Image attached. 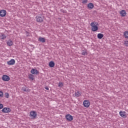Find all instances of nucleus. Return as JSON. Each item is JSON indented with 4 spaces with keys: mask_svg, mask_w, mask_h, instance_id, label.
<instances>
[{
    "mask_svg": "<svg viewBox=\"0 0 128 128\" xmlns=\"http://www.w3.org/2000/svg\"><path fill=\"white\" fill-rule=\"evenodd\" d=\"M98 24L96 22H92L90 24V26L92 27V32H96L98 30Z\"/></svg>",
    "mask_w": 128,
    "mask_h": 128,
    "instance_id": "obj_1",
    "label": "nucleus"
},
{
    "mask_svg": "<svg viewBox=\"0 0 128 128\" xmlns=\"http://www.w3.org/2000/svg\"><path fill=\"white\" fill-rule=\"evenodd\" d=\"M36 116H38V114L36 111L32 110L30 112V116L32 120H34V118H36Z\"/></svg>",
    "mask_w": 128,
    "mask_h": 128,
    "instance_id": "obj_2",
    "label": "nucleus"
},
{
    "mask_svg": "<svg viewBox=\"0 0 128 128\" xmlns=\"http://www.w3.org/2000/svg\"><path fill=\"white\" fill-rule=\"evenodd\" d=\"M36 18L38 22H44V16H36Z\"/></svg>",
    "mask_w": 128,
    "mask_h": 128,
    "instance_id": "obj_3",
    "label": "nucleus"
},
{
    "mask_svg": "<svg viewBox=\"0 0 128 128\" xmlns=\"http://www.w3.org/2000/svg\"><path fill=\"white\" fill-rule=\"evenodd\" d=\"M66 120L68 122H72V120H74V118L72 117V116L70 114L66 115Z\"/></svg>",
    "mask_w": 128,
    "mask_h": 128,
    "instance_id": "obj_4",
    "label": "nucleus"
},
{
    "mask_svg": "<svg viewBox=\"0 0 128 128\" xmlns=\"http://www.w3.org/2000/svg\"><path fill=\"white\" fill-rule=\"evenodd\" d=\"M2 112H4L5 114H8V112H12V110L10 108H4L2 110Z\"/></svg>",
    "mask_w": 128,
    "mask_h": 128,
    "instance_id": "obj_5",
    "label": "nucleus"
},
{
    "mask_svg": "<svg viewBox=\"0 0 128 128\" xmlns=\"http://www.w3.org/2000/svg\"><path fill=\"white\" fill-rule=\"evenodd\" d=\"M5 16H6V11L4 10H0V16L4 18Z\"/></svg>",
    "mask_w": 128,
    "mask_h": 128,
    "instance_id": "obj_6",
    "label": "nucleus"
},
{
    "mask_svg": "<svg viewBox=\"0 0 128 128\" xmlns=\"http://www.w3.org/2000/svg\"><path fill=\"white\" fill-rule=\"evenodd\" d=\"M2 80H4V82H8V80H10V78L7 75H3L2 77Z\"/></svg>",
    "mask_w": 128,
    "mask_h": 128,
    "instance_id": "obj_7",
    "label": "nucleus"
},
{
    "mask_svg": "<svg viewBox=\"0 0 128 128\" xmlns=\"http://www.w3.org/2000/svg\"><path fill=\"white\" fill-rule=\"evenodd\" d=\"M83 104L85 108H88L90 105V101L88 100H84L83 102Z\"/></svg>",
    "mask_w": 128,
    "mask_h": 128,
    "instance_id": "obj_8",
    "label": "nucleus"
},
{
    "mask_svg": "<svg viewBox=\"0 0 128 128\" xmlns=\"http://www.w3.org/2000/svg\"><path fill=\"white\" fill-rule=\"evenodd\" d=\"M7 64L8 66H12L16 64V60L14 59H12L10 61H8Z\"/></svg>",
    "mask_w": 128,
    "mask_h": 128,
    "instance_id": "obj_9",
    "label": "nucleus"
},
{
    "mask_svg": "<svg viewBox=\"0 0 128 128\" xmlns=\"http://www.w3.org/2000/svg\"><path fill=\"white\" fill-rule=\"evenodd\" d=\"M31 74H38L39 72L36 68H33L30 71Z\"/></svg>",
    "mask_w": 128,
    "mask_h": 128,
    "instance_id": "obj_10",
    "label": "nucleus"
},
{
    "mask_svg": "<svg viewBox=\"0 0 128 128\" xmlns=\"http://www.w3.org/2000/svg\"><path fill=\"white\" fill-rule=\"evenodd\" d=\"M120 116H122V118H126V114L125 112L120 111L119 112Z\"/></svg>",
    "mask_w": 128,
    "mask_h": 128,
    "instance_id": "obj_11",
    "label": "nucleus"
},
{
    "mask_svg": "<svg viewBox=\"0 0 128 128\" xmlns=\"http://www.w3.org/2000/svg\"><path fill=\"white\" fill-rule=\"evenodd\" d=\"M82 96V92H80L78 90H76L74 93V96L76 98H78Z\"/></svg>",
    "mask_w": 128,
    "mask_h": 128,
    "instance_id": "obj_12",
    "label": "nucleus"
},
{
    "mask_svg": "<svg viewBox=\"0 0 128 128\" xmlns=\"http://www.w3.org/2000/svg\"><path fill=\"white\" fill-rule=\"evenodd\" d=\"M120 14L121 16L122 17L126 16V12L124 10H122L121 11H120Z\"/></svg>",
    "mask_w": 128,
    "mask_h": 128,
    "instance_id": "obj_13",
    "label": "nucleus"
},
{
    "mask_svg": "<svg viewBox=\"0 0 128 128\" xmlns=\"http://www.w3.org/2000/svg\"><path fill=\"white\" fill-rule=\"evenodd\" d=\"M87 6L89 10H92V8H94V4L92 3L88 4Z\"/></svg>",
    "mask_w": 128,
    "mask_h": 128,
    "instance_id": "obj_14",
    "label": "nucleus"
},
{
    "mask_svg": "<svg viewBox=\"0 0 128 128\" xmlns=\"http://www.w3.org/2000/svg\"><path fill=\"white\" fill-rule=\"evenodd\" d=\"M38 40L40 42H46V39L42 37H40Z\"/></svg>",
    "mask_w": 128,
    "mask_h": 128,
    "instance_id": "obj_15",
    "label": "nucleus"
},
{
    "mask_svg": "<svg viewBox=\"0 0 128 128\" xmlns=\"http://www.w3.org/2000/svg\"><path fill=\"white\" fill-rule=\"evenodd\" d=\"M22 92H30V89L28 88H26V87H22Z\"/></svg>",
    "mask_w": 128,
    "mask_h": 128,
    "instance_id": "obj_16",
    "label": "nucleus"
},
{
    "mask_svg": "<svg viewBox=\"0 0 128 128\" xmlns=\"http://www.w3.org/2000/svg\"><path fill=\"white\" fill-rule=\"evenodd\" d=\"M7 44L8 46H12L14 44V42H12V41L11 40H8L7 42Z\"/></svg>",
    "mask_w": 128,
    "mask_h": 128,
    "instance_id": "obj_17",
    "label": "nucleus"
},
{
    "mask_svg": "<svg viewBox=\"0 0 128 128\" xmlns=\"http://www.w3.org/2000/svg\"><path fill=\"white\" fill-rule=\"evenodd\" d=\"M97 37L98 38H99V40H102V38H104V34L99 33L98 34Z\"/></svg>",
    "mask_w": 128,
    "mask_h": 128,
    "instance_id": "obj_18",
    "label": "nucleus"
},
{
    "mask_svg": "<svg viewBox=\"0 0 128 128\" xmlns=\"http://www.w3.org/2000/svg\"><path fill=\"white\" fill-rule=\"evenodd\" d=\"M49 66L50 68H54V61H50L49 62Z\"/></svg>",
    "mask_w": 128,
    "mask_h": 128,
    "instance_id": "obj_19",
    "label": "nucleus"
},
{
    "mask_svg": "<svg viewBox=\"0 0 128 128\" xmlns=\"http://www.w3.org/2000/svg\"><path fill=\"white\" fill-rule=\"evenodd\" d=\"M28 78L30 80H34V76L32 74H29Z\"/></svg>",
    "mask_w": 128,
    "mask_h": 128,
    "instance_id": "obj_20",
    "label": "nucleus"
},
{
    "mask_svg": "<svg viewBox=\"0 0 128 128\" xmlns=\"http://www.w3.org/2000/svg\"><path fill=\"white\" fill-rule=\"evenodd\" d=\"M124 36L125 38H128V31H126L124 33Z\"/></svg>",
    "mask_w": 128,
    "mask_h": 128,
    "instance_id": "obj_21",
    "label": "nucleus"
},
{
    "mask_svg": "<svg viewBox=\"0 0 128 128\" xmlns=\"http://www.w3.org/2000/svg\"><path fill=\"white\" fill-rule=\"evenodd\" d=\"M0 38L1 40H4L6 38V36L5 34H2L1 36H0Z\"/></svg>",
    "mask_w": 128,
    "mask_h": 128,
    "instance_id": "obj_22",
    "label": "nucleus"
},
{
    "mask_svg": "<svg viewBox=\"0 0 128 128\" xmlns=\"http://www.w3.org/2000/svg\"><path fill=\"white\" fill-rule=\"evenodd\" d=\"M82 56H86L88 54V52H86V51L83 50L82 52Z\"/></svg>",
    "mask_w": 128,
    "mask_h": 128,
    "instance_id": "obj_23",
    "label": "nucleus"
},
{
    "mask_svg": "<svg viewBox=\"0 0 128 128\" xmlns=\"http://www.w3.org/2000/svg\"><path fill=\"white\" fill-rule=\"evenodd\" d=\"M60 88H62V86H64V83L62 82H60L58 83V86Z\"/></svg>",
    "mask_w": 128,
    "mask_h": 128,
    "instance_id": "obj_24",
    "label": "nucleus"
},
{
    "mask_svg": "<svg viewBox=\"0 0 128 128\" xmlns=\"http://www.w3.org/2000/svg\"><path fill=\"white\" fill-rule=\"evenodd\" d=\"M5 96L6 98H10V94L8 92L5 93Z\"/></svg>",
    "mask_w": 128,
    "mask_h": 128,
    "instance_id": "obj_25",
    "label": "nucleus"
},
{
    "mask_svg": "<svg viewBox=\"0 0 128 128\" xmlns=\"http://www.w3.org/2000/svg\"><path fill=\"white\" fill-rule=\"evenodd\" d=\"M4 97V92H2L0 91V98H3Z\"/></svg>",
    "mask_w": 128,
    "mask_h": 128,
    "instance_id": "obj_26",
    "label": "nucleus"
},
{
    "mask_svg": "<svg viewBox=\"0 0 128 128\" xmlns=\"http://www.w3.org/2000/svg\"><path fill=\"white\" fill-rule=\"evenodd\" d=\"M124 44H125V46H128V41H124Z\"/></svg>",
    "mask_w": 128,
    "mask_h": 128,
    "instance_id": "obj_27",
    "label": "nucleus"
},
{
    "mask_svg": "<svg viewBox=\"0 0 128 128\" xmlns=\"http://www.w3.org/2000/svg\"><path fill=\"white\" fill-rule=\"evenodd\" d=\"M88 2V0H82V4H86Z\"/></svg>",
    "mask_w": 128,
    "mask_h": 128,
    "instance_id": "obj_28",
    "label": "nucleus"
},
{
    "mask_svg": "<svg viewBox=\"0 0 128 128\" xmlns=\"http://www.w3.org/2000/svg\"><path fill=\"white\" fill-rule=\"evenodd\" d=\"M2 108H4V105L0 104V110H2Z\"/></svg>",
    "mask_w": 128,
    "mask_h": 128,
    "instance_id": "obj_29",
    "label": "nucleus"
},
{
    "mask_svg": "<svg viewBox=\"0 0 128 128\" xmlns=\"http://www.w3.org/2000/svg\"><path fill=\"white\" fill-rule=\"evenodd\" d=\"M45 88H46V90H49L48 88V87Z\"/></svg>",
    "mask_w": 128,
    "mask_h": 128,
    "instance_id": "obj_30",
    "label": "nucleus"
},
{
    "mask_svg": "<svg viewBox=\"0 0 128 128\" xmlns=\"http://www.w3.org/2000/svg\"><path fill=\"white\" fill-rule=\"evenodd\" d=\"M62 12H64V10H62Z\"/></svg>",
    "mask_w": 128,
    "mask_h": 128,
    "instance_id": "obj_31",
    "label": "nucleus"
},
{
    "mask_svg": "<svg viewBox=\"0 0 128 128\" xmlns=\"http://www.w3.org/2000/svg\"><path fill=\"white\" fill-rule=\"evenodd\" d=\"M26 32L27 34H28V32Z\"/></svg>",
    "mask_w": 128,
    "mask_h": 128,
    "instance_id": "obj_32",
    "label": "nucleus"
}]
</instances>
